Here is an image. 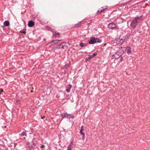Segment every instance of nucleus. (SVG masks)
<instances>
[{
	"label": "nucleus",
	"instance_id": "obj_4",
	"mask_svg": "<svg viewBox=\"0 0 150 150\" xmlns=\"http://www.w3.org/2000/svg\"><path fill=\"white\" fill-rule=\"evenodd\" d=\"M125 38H117L116 40V43L118 45H122L125 40Z\"/></svg>",
	"mask_w": 150,
	"mask_h": 150
},
{
	"label": "nucleus",
	"instance_id": "obj_23",
	"mask_svg": "<svg viewBox=\"0 0 150 150\" xmlns=\"http://www.w3.org/2000/svg\"><path fill=\"white\" fill-rule=\"evenodd\" d=\"M16 102L17 104H19L21 103V101L19 100H16Z\"/></svg>",
	"mask_w": 150,
	"mask_h": 150
},
{
	"label": "nucleus",
	"instance_id": "obj_30",
	"mask_svg": "<svg viewBox=\"0 0 150 150\" xmlns=\"http://www.w3.org/2000/svg\"><path fill=\"white\" fill-rule=\"evenodd\" d=\"M3 91L2 90H1L0 89V95L1 94V92H3Z\"/></svg>",
	"mask_w": 150,
	"mask_h": 150
},
{
	"label": "nucleus",
	"instance_id": "obj_24",
	"mask_svg": "<svg viewBox=\"0 0 150 150\" xmlns=\"http://www.w3.org/2000/svg\"><path fill=\"white\" fill-rule=\"evenodd\" d=\"M80 133L82 135H83V136L85 135V133L83 132V131L80 130Z\"/></svg>",
	"mask_w": 150,
	"mask_h": 150
},
{
	"label": "nucleus",
	"instance_id": "obj_38",
	"mask_svg": "<svg viewBox=\"0 0 150 150\" xmlns=\"http://www.w3.org/2000/svg\"><path fill=\"white\" fill-rule=\"evenodd\" d=\"M122 57H121V60H122Z\"/></svg>",
	"mask_w": 150,
	"mask_h": 150
},
{
	"label": "nucleus",
	"instance_id": "obj_7",
	"mask_svg": "<svg viewBox=\"0 0 150 150\" xmlns=\"http://www.w3.org/2000/svg\"><path fill=\"white\" fill-rule=\"evenodd\" d=\"M34 24L35 23L33 21H30L28 22V25L29 27H32L34 25Z\"/></svg>",
	"mask_w": 150,
	"mask_h": 150
},
{
	"label": "nucleus",
	"instance_id": "obj_1",
	"mask_svg": "<svg viewBox=\"0 0 150 150\" xmlns=\"http://www.w3.org/2000/svg\"><path fill=\"white\" fill-rule=\"evenodd\" d=\"M142 16H136L132 20L130 24V26L132 28L134 29L138 24L140 22L142 19Z\"/></svg>",
	"mask_w": 150,
	"mask_h": 150
},
{
	"label": "nucleus",
	"instance_id": "obj_26",
	"mask_svg": "<svg viewBox=\"0 0 150 150\" xmlns=\"http://www.w3.org/2000/svg\"><path fill=\"white\" fill-rule=\"evenodd\" d=\"M47 28L49 30H52V28L50 27L47 26Z\"/></svg>",
	"mask_w": 150,
	"mask_h": 150
},
{
	"label": "nucleus",
	"instance_id": "obj_3",
	"mask_svg": "<svg viewBox=\"0 0 150 150\" xmlns=\"http://www.w3.org/2000/svg\"><path fill=\"white\" fill-rule=\"evenodd\" d=\"M62 115L63 118H73L74 117V116L73 115L67 114V113H63Z\"/></svg>",
	"mask_w": 150,
	"mask_h": 150
},
{
	"label": "nucleus",
	"instance_id": "obj_20",
	"mask_svg": "<svg viewBox=\"0 0 150 150\" xmlns=\"http://www.w3.org/2000/svg\"><path fill=\"white\" fill-rule=\"evenodd\" d=\"M96 43H100L101 42V40L100 39L97 38H96Z\"/></svg>",
	"mask_w": 150,
	"mask_h": 150
},
{
	"label": "nucleus",
	"instance_id": "obj_35",
	"mask_svg": "<svg viewBox=\"0 0 150 150\" xmlns=\"http://www.w3.org/2000/svg\"><path fill=\"white\" fill-rule=\"evenodd\" d=\"M91 22H90V23H88V25H90V24H91Z\"/></svg>",
	"mask_w": 150,
	"mask_h": 150
},
{
	"label": "nucleus",
	"instance_id": "obj_21",
	"mask_svg": "<svg viewBox=\"0 0 150 150\" xmlns=\"http://www.w3.org/2000/svg\"><path fill=\"white\" fill-rule=\"evenodd\" d=\"M20 135L21 136H26V133L25 132H23L21 133Z\"/></svg>",
	"mask_w": 150,
	"mask_h": 150
},
{
	"label": "nucleus",
	"instance_id": "obj_8",
	"mask_svg": "<svg viewBox=\"0 0 150 150\" xmlns=\"http://www.w3.org/2000/svg\"><path fill=\"white\" fill-rule=\"evenodd\" d=\"M89 43L91 44H94L96 43V38H94L91 39L89 41Z\"/></svg>",
	"mask_w": 150,
	"mask_h": 150
},
{
	"label": "nucleus",
	"instance_id": "obj_13",
	"mask_svg": "<svg viewBox=\"0 0 150 150\" xmlns=\"http://www.w3.org/2000/svg\"><path fill=\"white\" fill-rule=\"evenodd\" d=\"M59 41V40H52L50 42V43H53L55 45V44L57 43Z\"/></svg>",
	"mask_w": 150,
	"mask_h": 150
},
{
	"label": "nucleus",
	"instance_id": "obj_27",
	"mask_svg": "<svg viewBox=\"0 0 150 150\" xmlns=\"http://www.w3.org/2000/svg\"><path fill=\"white\" fill-rule=\"evenodd\" d=\"M68 67V65L66 64L65 65L64 67V69H67V67Z\"/></svg>",
	"mask_w": 150,
	"mask_h": 150
},
{
	"label": "nucleus",
	"instance_id": "obj_16",
	"mask_svg": "<svg viewBox=\"0 0 150 150\" xmlns=\"http://www.w3.org/2000/svg\"><path fill=\"white\" fill-rule=\"evenodd\" d=\"M53 36H54L55 38L59 37L60 36V33L55 32L54 33V34L53 35Z\"/></svg>",
	"mask_w": 150,
	"mask_h": 150
},
{
	"label": "nucleus",
	"instance_id": "obj_32",
	"mask_svg": "<svg viewBox=\"0 0 150 150\" xmlns=\"http://www.w3.org/2000/svg\"><path fill=\"white\" fill-rule=\"evenodd\" d=\"M81 128L83 129V126H81Z\"/></svg>",
	"mask_w": 150,
	"mask_h": 150
},
{
	"label": "nucleus",
	"instance_id": "obj_22",
	"mask_svg": "<svg viewBox=\"0 0 150 150\" xmlns=\"http://www.w3.org/2000/svg\"><path fill=\"white\" fill-rule=\"evenodd\" d=\"M20 32L21 33H23L25 34L26 33V30L25 29H23V30H21Z\"/></svg>",
	"mask_w": 150,
	"mask_h": 150
},
{
	"label": "nucleus",
	"instance_id": "obj_33",
	"mask_svg": "<svg viewBox=\"0 0 150 150\" xmlns=\"http://www.w3.org/2000/svg\"><path fill=\"white\" fill-rule=\"evenodd\" d=\"M80 130H81V131H83V129H80Z\"/></svg>",
	"mask_w": 150,
	"mask_h": 150
},
{
	"label": "nucleus",
	"instance_id": "obj_15",
	"mask_svg": "<svg viewBox=\"0 0 150 150\" xmlns=\"http://www.w3.org/2000/svg\"><path fill=\"white\" fill-rule=\"evenodd\" d=\"M69 87H68L67 89H66V91L67 92H70V90L72 86L71 84L69 85Z\"/></svg>",
	"mask_w": 150,
	"mask_h": 150
},
{
	"label": "nucleus",
	"instance_id": "obj_28",
	"mask_svg": "<svg viewBox=\"0 0 150 150\" xmlns=\"http://www.w3.org/2000/svg\"><path fill=\"white\" fill-rule=\"evenodd\" d=\"M93 57H92L91 56H90L87 59H89L90 60Z\"/></svg>",
	"mask_w": 150,
	"mask_h": 150
},
{
	"label": "nucleus",
	"instance_id": "obj_19",
	"mask_svg": "<svg viewBox=\"0 0 150 150\" xmlns=\"http://www.w3.org/2000/svg\"><path fill=\"white\" fill-rule=\"evenodd\" d=\"M79 45L82 47H83L87 46L86 44H84L83 43H80L79 44Z\"/></svg>",
	"mask_w": 150,
	"mask_h": 150
},
{
	"label": "nucleus",
	"instance_id": "obj_31",
	"mask_svg": "<svg viewBox=\"0 0 150 150\" xmlns=\"http://www.w3.org/2000/svg\"><path fill=\"white\" fill-rule=\"evenodd\" d=\"M82 138L83 139H84V138H85V135L83 136Z\"/></svg>",
	"mask_w": 150,
	"mask_h": 150
},
{
	"label": "nucleus",
	"instance_id": "obj_36",
	"mask_svg": "<svg viewBox=\"0 0 150 150\" xmlns=\"http://www.w3.org/2000/svg\"><path fill=\"white\" fill-rule=\"evenodd\" d=\"M33 92V91H31V93H32V92Z\"/></svg>",
	"mask_w": 150,
	"mask_h": 150
},
{
	"label": "nucleus",
	"instance_id": "obj_9",
	"mask_svg": "<svg viewBox=\"0 0 150 150\" xmlns=\"http://www.w3.org/2000/svg\"><path fill=\"white\" fill-rule=\"evenodd\" d=\"M66 43L65 42H62L61 44H58L57 45V47L55 48V49H59L61 48V47L62 46V45L63 44H66Z\"/></svg>",
	"mask_w": 150,
	"mask_h": 150
},
{
	"label": "nucleus",
	"instance_id": "obj_5",
	"mask_svg": "<svg viewBox=\"0 0 150 150\" xmlns=\"http://www.w3.org/2000/svg\"><path fill=\"white\" fill-rule=\"evenodd\" d=\"M35 146V144L32 142H29L28 144V146L30 148H31L34 147Z\"/></svg>",
	"mask_w": 150,
	"mask_h": 150
},
{
	"label": "nucleus",
	"instance_id": "obj_2",
	"mask_svg": "<svg viewBox=\"0 0 150 150\" xmlns=\"http://www.w3.org/2000/svg\"><path fill=\"white\" fill-rule=\"evenodd\" d=\"M122 47H120L119 50L115 54L112 56V59H117L124 54V50H122Z\"/></svg>",
	"mask_w": 150,
	"mask_h": 150
},
{
	"label": "nucleus",
	"instance_id": "obj_17",
	"mask_svg": "<svg viewBox=\"0 0 150 150\" xmlns=\"http://www.w3.org/2000/svg\"><path fill=\"white\" fill-rule=\"evenodd\" d=\"M81 25V22H79L77 23L74 26V27L77 28L80 26Z\"/></svg>",
	"mask_w": 150,
	"mask_h": 150
},
{
	"label": "nucleus",
	"instance_id": "obj_6",
	"mask_svg": "<svg viewBox=\"0 0 150 150\" xmlns=\"http://www.w3.org/2000/svg\"><path fill=\"white\" fill-rule=\"evenodd\" d=\"M116 25L115 24L113 23H110L108 25V28L110 29H113L115 28Z\"/></svg>",
	"mask_w": 150,
	"mask_h": 150
},
{
	"label": "nucleus",
	"instance_id": "obj_11",
	"mask_svg": "<svg viewBox=\"0 0 150 150\" xmlns=\"http://www.w3.org/2000/svg\"><path fill=\"white\" fill-rule=\"evenodd\" d=\"M107 8V6H106L105 7V8H103V9H102L100 10H98L97 12V13L98 14L101 13L102 12H103V11L105 10V9H106Z\"/></svg>",
	"mask_w": 150,
	"mask_h": 150
},
{
	"label": "nucleus",
	"instance_id": "obj_14",
	"mask_svg": "<svg viewBox=\"0 0 150 150\" xmlns=\"http://www.w3.org/2000/svg\"><path fill=\"white\" fill-rule=\"evenodd\" d=\"M126 48L127 50V53H129L131 52V48L129 46H127Z\"/></svg>",
	"mask_w": 150,
	"mask_h": 150
},
{
	"label": "nucleus",
	"instance_id": "obj_34",
	"mask_svg": "<svg viewBox=\"0 0 150 150\" xmlns=\"http://www.w3.org/2000/svg\"><path fill=\"white\" fill-rule=\"evenodd\" d=\"M147 1V0H144V1H144V2H145V1Z\"/></svg>",
	"mask_w": 150,
	"mask_h": 150
},
{
	"label": "nucleus",
	"instance_id": "obj_29",
	"mask_svg": "<svg viewBox=\"0 0 150 150\" xmlns=\"http://www.w3.org/2000/svg\"><path fill=\"white\" fill-rule=\"evenodd\" d=\"M45 147V146L43 145H42L41 146H40V148H42Z\"/></svg>",
	"mask_w": 150,
	"mask_h": 150
},
{
	"label": "nucleus",
	"instance_id": "obj_12",
	"mask_svg": "<svg viewBox=\"0 0 150 150\" xmlns=\"http://www.w3.org/2000/svg\"><path fill=\"white\" fill-rule=\"evenodd\" d=\"M4 24L5 26H8L10 25L9 22L8 21H6L4 22Z\"/></svg>",
	"mask_w": 150,
	"mask_h": 150
},
{
	"label": "nucleus",
	"instance_id": "obj_18",
	"mask_svg": "<svg viewBox=\"0 0 150 150\" xmlns=\"http://www.w3.org/2000/svg\"><path fill=\"white\" fill-rule=\"evenodd\" d=\"M66 44H63L62 45V46L61 47V48L64 49L67 48L68 47L67 46Z\"/></svg>",
	"mask_w": 150,
	"mask_h": 150
},
{
	"label": "nucleus",
	"instance_id": "obj_25",
	"mask_svg": "<svg viewBox=\"0 0 150 150\" xmlns=\"http://www.w3.org/2000/svg\"><path fill=\"white\" fill-rule=\"evenodd\" d=\"M97 54V53L96 52H94L91 56L92 57H93L95 56Z\"/></svg>",
	"mask_w": 150,
	"mask_h": 150
},
{
	"label": "nucleus",
	"instance_id": "obj_10",
	"mask_svg": "<svg viewBox=\"0 0 150 150\" xmlns=\"http://www.w3.org/2000/svg\"><path fill=\"white\" fill-rule=\"evenodd\" d=\"M73 141H72L68 147L67 150H71V149L73 146Z\"/></svg>",
	"mask_w": 150,
	"mask_h": 150
},
{
	"label": "nucleus",
	"instance_id": "obj_37",
	"mask_svg": "<svg viewBox=\"0 0 150 150\" xmlns=\"http://www.w3.org/2000/svg\"><path fill=\"white\" fill-rule=\"evenodd\" d=\"M122 57H121V60H122Z\"/></svg>",
	"mask_w": 150,
	"mask_h": 150
}]
</instances>
